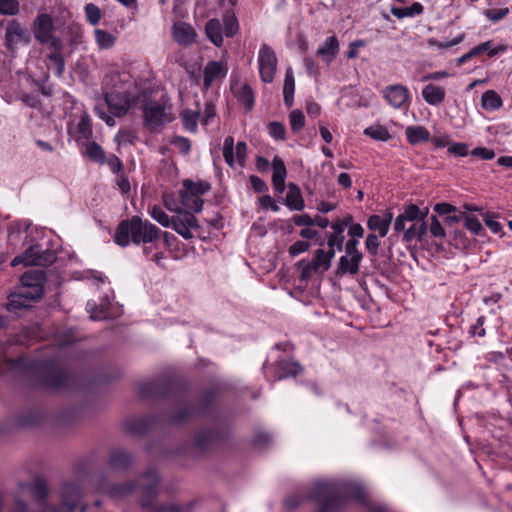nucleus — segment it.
Instances as JSON below:
<instances>
[{
    "instance_id": "obj_1",
    "label": "nucleus",
    "mask_w": 512,
    "mask_h": 512,
    "mask_svg": "<svg viewBox=\"0 0 512 512\" xmlns=\"http://www.w3.org/2000/svg\"><path fill=\"white\" fill-rule=\"evenodd\" d=\"M309 498L320 506V512H337L347 499L365 501L366 494L358 482L315 481L309 491Z\"/></svg>"
},
{
    "instance_id": "obj_2",
    "label": "nucleus",
    "mask_w": 512,
    "mask_h": 512,
    "mask_svg": "<svg viewBox=\"0 0 512 512\" xmlns=\"http://www.w3.org/2000/svg\"><path fill=\"white\" fill-rule=\"evenodd\" d=\"M160 476L155 469H148L136 482H124L106 488L105 492L114 500H122L138 493L142 507H151L158 495Z\"/></svg>"
},
{
    "instance_id": "obj_3",
    "label": "nucleus",
    "mask_w": 512,
    "mask_h": 512,
    "mask_svg": "<svg viewBox=\"0 0 512 512\" xmlns=\"http://www.w3.org/2000/svg\"><path fill=\"white\" fill-rule=\"evenodd\" d=\"M160 232V229L148 220L133 216L118 225L114 238L122 247L128 246L131 242L135 245L152 244L159 239Z\"/></svg>"
},
{
    "instance_id": "obj_4",
    "label": "nucleus",
    "mask_w": 512,
    "mask_h": 512,
    "mask_svg": "<svg viewBox=\"0 0 512 512\" xmlns=\"http://www.w3.org/2000/svg\"><path fill=\"white\" fill-rule=\"evenodd\" d=\"M428 209L425 211L415 204L407 205L394 222V231L403 233L402 240L405 243L413 241H422L427 233V223L425 221Z\"/></svg>"
},
{
    "instance_id": "obj_5",
    "label": "nucleus",
    "mask_w": 512,
    "mask_h": 512,
    "mask_svg": "<svg viewBox=\"0 0 512 512\" xmlns=\"http://www.w3.org/2000/svg\"><path fill=\"white\" fill-rule=\"evenodd\" d=\"M139 96L131 93L130 91L124 90L119 91L117 89L105 93V102L109 108V112L112 116L96 107L97 115L105 121V123L113 127L115 125L114 117H123L127 114L129 109L135 106L139 101Z\"/></svg>"
},
{
    "instance_id": "obj_6",
    "label": "nucleus",
    "mask_w": 512,
    "mask_h": 512,
    "mask_svg": "<svg viewBox=\"0 0 512 512\" xmlns=\"http://www.w3.org/2000/svg\"><path fill=\"white\" fill-rule=\"evenodd\" d=\"M210 190V184L206 181L186 179L183 181V188L179 191L182 206L189 212H200L203 207L202 195Z\"/></svg>"
},
{
    "instance_id": "obj_7",
    "label": "nucleus",
    "mask_w": 512,
    "mask_h": 512,
    "mask_svg": "<svg viewBox=\"0 0 512 512\" xmlns=\"http://www.w3.org/2000/svg\"><path fill=\"white\" fill-rule=\"evenodd\" d=\"M56 260V254L49 249H41L39 244L29 246L22 255L15 257L11 265L17 266L24 264L25 266H48Z\"/></svg>"
},
{
    "instance_id": "obj_8",
    "label": "nucleus",
    "mask_w": 512,
    "mask_h": 512,
    "mask_svg": "<svg viewBox=\"0 0 512 512\" xmlns=\"http://www.w3.org/2000/svg\"><path fill=\"white\" fill-rule=\"evenodd\" d=\"M34 37L41 44L56 46L59 48L61 39L54 35V24L47 13L39 14L33 23Z\"/></svg>"
},
{
    "instance_id": "obj_9",
    "label": "nucleus",
    "mask_w": 512,
    "mask_h": 512,
    "mask_svg": "<svg viewBox=\"0 0 512 512\" xmlns=\"http://www.w3.org/2000/svg\"><path fill=\"white\" fill-rule=\"evenodd\" d=\"M143 117L145 125L153 131L158 130L171 121L166 106L156 101H150L145 104Z\"/></svg>"
},
{
    "instance_id": "obj_10",
    "label": "nucleus",
    "mask_w": 512,
    "mask_h": 512,
    "mask_svg": "<svg viewBox=\"0 0 512 512\" xmlns=\"http://www.w3.org/2000/svg\"><path fill=\"white\" fill-rule=\"evenodd\" d=\"M44 273L41 270H30L21 276L22 295L30 299H39L44 293Z\"/></svg>"
},
{
    "instance_id": "obj_11",
    "label": "nucleus",
    "mask_w": 512,
    "mask_h": 512,
    "mask_svg": "<svg viewBox=\"0 0 512 512\" xmlns=\"http://www.w3.org/2000/svg\"><path fill=\"white\" fill-rule=\"evenodd\" d=\"M258 67L261 80L264 83H271L277 70V57L267 44H263L259 50Z\"/></svg>"
},
{
    "instance_id": "obj_12",
    "label": "nucleus",
    "mask_w": 512,
    "mask_h": 512,
    "mask_svg": "<svg viewBox=\"0 0 512 512\" xmlns=\"http://www.w3.org/2000/svg\"><path fill=\"white\" fill-rule=\"evenodd\" d=\"M179 235L185 239L193 238L192 229L199 227L198 221L192 212L182 211L172 217L171 226Z\"/></svg>"
},
{
    "instance_id": "obj_13",
    "label": "nucleus",
    "mask_w": 512,
    "mask_h": 512,
    "mask_svg": "<svg viewBox=\"0 0 512 512\" xmlns=\"http://www.w3.org/2000/svg\"><path fill=\"white\" fill-rule=\"evenodd\" d=\"M81 495L77 483H65L61 489V506L54 512H70L78 505Z\"/></svg>"
},
{
    "instance_id": "obj_14",
    "label": "nucleus",
    "mask_w": 512,
    "mask_h": 512,
    "mask_svg": "<svg viewBox=\"0 0 512 512\" xmlns=\"http://www.w3.org/2000/svg\"><path fill=\"white\" fill-rule=\"evenodd\" d=\"M382 93L389 105L395 109H401L410 97L408 88L402 84L387 86Z\"/></svg>"
},
{
    "instance_id": "obj_15",
    "label": "nucleus",
    "mask_w": 512,
    "mask_h": 512,
    "mask_svg": "<svg viewBox=\"0 0 512 512\" xmlns=\"http://www.w3.org/2000/svg\"><path fill=\"white\" fill-rule=\"evenodd\" d=\"M6 45L9 49H14L20 42H29L28 32L21 26L17 20H11L6 27L5 32Z\"/></svg>"
},
{
    "instance_id": "obj_16",
    "label": "nucleus",
    "mask_w": 512,
    "mask_h": 512,
    "mask_svg": "<svg viewBox=\"0 0 512 512\" xmlns=\"http://www.w3.org/2000/svg\"><path fill=\"white\" fill-rule=\"evenodd\" d=\"M491 44H492V41H486V42H483V43L473 47L470 51H468L467 53H465L464 55H462L461 57H459L457 59V65L461 66L464 63H466L467 61H469L470 59H472L473 57L480 55V53H483L485 51L488 52V55L490 57H494L500 53L506 52V50H507L506 45L501 44V45L492 47Z\"/></svg>"
},
{
    "instance_id": "obj_17",
    "label": "nucleus",
    "mask_w": 512,
    "mask_h": 512,
    "mask_svg": "<svg viewBox=\"0 0 512 512\" xmlns=\"http://www.w3.org/2000/svg\"><path fill=\"white\" fill-rule=\"evenodd\" d=\"M174 40L181 46H189L196 41V32L193 27L185 22H175L172 27Z\"/></svg>"
},
{
    "instance_id": "obj_18",
    "label": "nucleus",
    "mask_w": 512,
    "mask_h": 512,
    "mask_svg": "<svg viewBox=\"0 0 512 512\" xmlns=\"http://www.w3.org/2000/svg\"><path fill=\"white\" fill-rule=\"evenodd\" d=\"M25 493H29L36 501L42 502L47 494V485L41 479H35L31 483H19L17 496L21 497Z\"/></svg>"
},
{
    "instance_id": "obj_19",
    "label": "nucleus",
    "mask_w": 512,
    "mask_h": 512,
    "mask_svg": "<svg viewBox=\"0 0 512 512\" xmlns=\"http://www.w3.org/2000/svg\"><path fill=\"white\" fill-rule=\"evenodd\" d=\"M393 220V213L387 211L383 215L374 214L368 218L367 226L370 230L378 231L380 237H385Z\"/></svg>"
},
{
    "instance_id": "obj_20",
    "label": "nucleus",
    "mask_w": 512,
    "mask_h": 512,
    "mask_svg": "<svg viewBox=\"0 0 512 512\" xmlns=\"http://www.w3.org/2000/svg\"><path fill=\"white\" fill-rule=\"evenodd\" d=\"M272 182L273 186L278 193H283L285 190V178L287 175V169L284 161L279 157L275 156L272 160Z\"/></svg>"
},
{
    "instance_id": "obj_21",
    "label": "nucleus",
    "mask_w": 512,
    "mask_h": 512,
    "mask_svg": "<svg viewBox=\"0 0 512 512\" xmlns=\"http://www.w3.org/2000/svg\"><path fill=\"white\" fill-rule=\"evenodd\" d=\"M228 72L226 64L218 61L209 62L204 69L203 83L209 87L215 80L224 78Z\"/></svg>"
},
{
    "instance_id": "obj_22",
    "label": "nucleus",
    "mask_w": 512,
    "mask_h": 512,
    "mask_svg": "<svg viewBox=\"0 0 512 512\" xmlns=\"http://www.w3.org/2000/svg\"><path fill=\"white\" fill-rule=\"evenodd\" d=\"M361 260L362 258L357 255L349 256L348 254H345L341 256L337 265L336 274L338 276H343L345 274H357Z\"/></svg>"
},
{
    "instance_id": "obj_23",
    "label": "nucleus",
    "mask_w": 512,
    "mask_h": 512,
    "mask_svg": "<svg viewBox=\"0 0 512 512\" xmlns=\"http://www.w3.org/2000/svg\"><path fill=\"white\" fill-rule=\"evenodd\" d=\"M422 97L426 103L432 106H438L445 100V89L435 84H428L422 89Z\"/></svg>"
},
{
    "instance_id": "obj_24",
    "label": "nucleus",
    "mask_w": 512,
    "mask_h": 512,
    "mask_svg": "<svg viewBox=\"0 0 512 512\" xmlns=\"http://www.w3.org/2000/svg\"><path fill=\"white\" fill-rule=\"evenodd\" d=\"M29 226L25 223H12L8 230V241L12 246H18L21 243L26 244L28 238Z\"/></svg>"
},
{
    "instance_id": "obj_25",
    "label": "nucleus",
    "mask_w": 512,
    "mask_h": 512,
    "mask_svg": "<svg viewBox=\"0 0 512 512\" xmlns=\"http://www.w3.org/2000/svg\"><path fill=\"white\" fill-rule=\"evenodd\" d=\"M108 464L112 469L125 470L132 464V458L129 453L117 448L111 451Z\"/></svg>"
},
{
    "instance_id": "obj_26",
    "label": "nucleus",
    "mask_w": 512,
    "mask_h": 512,
    "mask_svg": "<svg viewBox=\"0 0 512 512\" xmlns=\"http://www.w3.org/2000/svg\"><path fill=\"white\" fill-rule=\"evenodd\" d=\"M285 205L290 210H296V211H302L305 207L301 190L294 183H290L288 186V192H287L286 198H285Z\"/></svg>"
},
{
    "instance_id": "obj_27",
    "label": "nucleus",
    "mask_w": 512,
    "mask_h": 512,
    "mask_svg": "<svg viewBox=\"0 0 512 512\" xmlns=\"http://www.w3.org/2000/svg\"><path fill=\"white\" fill-rule=\"evenodd\" d=\"M339 51V42L335 36L328 37L318 48L317 55L325 62L330 63Z\"/></svg>"
},
{
    "instance_id": "obj_28",
    "label": "nucleus",
    "mask_w": 512,
    "mask_h": 512,
    "mask_svg": "<svg viewBox=\"0 0 512 512\" xmlns=\"http://www.w3.org/2000/svg\"><path fill=\"white\" fill-rule=\"evenodd\" d=\"M48 47L51 49V52L47 55L50 61V67L54 70L56 76L61 77L65 69V62L62 55L63 44L60 42L59 48L56 46Z\"/></svg>"
},
{
    "instance_id": "obj_29",
    "label": "nucleus",
    "mask_w": 512,
    "mask_h": 512,
    "mask_svg": "<svg viewBox=\"0 0 512 512\" xmlns=\"http://www.w3.org/2000/svg\"><path fill=\"white\" fill-rule=\"evenodd\" d=\"M33 299L28 298V295H22V290L10 295L7 309L15 314H20L22 310L30 307V302Z\"/></svg>"
},
{
    "instance_id": "obj_30",
    "label": "nucleus",
    "mask_w": 512,
    "mask_h": 512,
    "mask_svg": "<svg viewBox=\"0 0 512 512\" xmlns=\"http://www.w3.org/2000/svg\"><path fill=\"white\" fill-rule=\"evenodd\" d=\"M92 120L90 116L84 112L77 124V137L76 141L81 145L90 140L92 136Z\"/></svg>"
},
{
    "instance_id": "obj_31",
    "label": "nucleus",
    "mask_w": 512,
    "mask_h": 512,
    "mask_svg": "<svg viewBox=\"0 0 512 512\" xmlns=\"http://www.w3.org/2000/svg\"><path fill=\"white\" fill-rule=\"evenodd\" d=\"M206 35L209 40L220 47L223 44L222 24L218 19H210L205 26Z\"/></svg>"
},
{
    "instance_id": "obj_32",
    "label": "nucleus",
    "mask_w": 512,
    "mask_h": 512,
    "mask_svg": "<svg viewBox=\"0 0 512 512\" xmlns=\"http://www.w3.org/2000/svg\"><path fill=\"white\" fill-rule=\"evenodd\" d=\"M405 135L411 145H417L421 142L430 140V133L424 126H408Z\"/></svg>"
},
{
    "instance_id": "obj_33",
    "label": "nucleus",
    "mask_w": 512,
    "mask_h": 512,
    "mask_svg": "<svg viewBox=\"0 0 512 512\" xmlns=\"http://www.w3.org/2000/svg\"><path fill=\"white\" fill-rule=\"evenodd\" d=\"M234 94L238 101L244 105L247 111H250L254 106V94L251 87L247 84H243L240 87H233Z\"/></svg>"
},
{
    "instance_id": "obj_34",
    "label": "nucleus",
    "mask_w": 512,
    "mask_h": 512,
    "mask_svg": "<svg viewBox=\"0 0 512 512\" xmlns=\"http://www.w3.org/2000/svg\"><path fill=\"white\" fill-rule=\"evenodd\" d=\"M81 145L84 146L83 154L86 155L90 160L99 164L105 163L106 155L100 145L93 141H87Z\"/></svg>"
},
{
    "instance_id": "obj_35",
    "label": "nucleus",
    "mask_w": 512,
    "mask_h": 512,
    "mask_svg": "<svg viewBox=\"0 0 512 512\" xmlns=\"http://www.w3.org/2000/svg\"><path fill=\"white\" fill-rule=\"evenodd\" d=\"M295 79L292 68H288L285 74L283 97L287 106L291 107L294 101Z\"/></svg>"
},
{
    "instance_id": "obj_36",
    "label": "nucleus",
    "mask_w": 512,
    "mask_h": 512,
    "mask_svg": "<svg viewBox=\"0 0 512 512\" xmlns=\"http://www.w3.org/2000/svg\"><path fill=\"white\" fill-rule=\"evenodd\" d=\"M482 107L488 111L498 110L503 102L501 97L494 90H487L482 94L481 98Z\"/></svg>"
},
{
    "instance_id": "obj_37",
    "label": "nucleus",
    "mask_w": 512,
    "mask_h": 512,
    "mask_svg": "<svg viewBox=\"0 0 512 512\" xmlns=\"http://www.w3.org/2000/svg\"><path fill=\"white\" fill-rule=\"evenodd\" d=\"M296 266L300 269V279L307 280L314 274H323L317 264L313 260L302 259L297 262Z\"/></svg>"
},
{
    "instance_id": "obj_38",
    "label": "nucleus",
    "mask_w": 512,
    "mask_h": 512,
    "mask_svg": "<svg viewBox=\"0 0 512 512\" xmlns=\"http://www.w3.org/2000/svg\"><path fill=\"white\" fill-rule=\"evenodd\" d=\"M9 512H50L48 507L42 503L36 509L26 503L20 496H15Z\"/></svg>"
},
{
    "instance_id": "obj_39",
    "label": "nucleus",
    "mask_w": 512,
    "mask_h": 512,
    "mask_svg": "<svg viewBox=\"0 0 512 512\" xmlns=\"http://www.w3.org/2000/svg\"><path fill=\"white\" fill-rule=\"evenodd\" d=\"M422 12L423 6L418 2L413 3L409 7H393L391 9V13L398 19L420 15Z\"/></svg>"
},
{
    "instance_id": "obj_40",
    "label": "nucleus",
    "mask_w": 512,
    "mask_h": 512,
    "mask_svg": "<svg viewBox=\"0 0 512 512\" xmlns=\"http://www.w3.org/2000/svg\"><path fill=\"white\" fill-rule=\"evenodd\" d=\"M150 425L148 418H136L128 420L125 424L126 430L133 435H140L145 433Z\"/></svg>"
},
{
    "instance_id": "obj_41",
    "label": "nucleus",
    "mask_w": 512,
    "mask_h": 512,
    "mask_svg": "<svg viewBox=\"0 0 512 512\" xmlns=\"http://www.w3.org/2000/svg\"><path fill=\"white\" fill-rule=\"evenodd\" d=\"M180 117L184 127L187 130L191 132H195L197 130V123L199 118L198 110L185 109L181 112Z\"/></svg>"
},
{
    "instance_id": "obj_42",
    "label": "nucleus",
    "mask_w": 512,
    "mask_h": 512,
    "mask_svg": "<svg viewBox=\"0 0 512 512\" xmlns=\"http://www.w3.org/2000/svg\"><path fill=\"white\" fill-rule=\"evenodd\" d=\"M364 134L377 141H388L391 138L388 129L378 124L367 127Z\"/></svg>"
},
{
    "instance_id": "obj_43",
    "label": "nucleus",
    "mask_w": 512,
    "mask_h": 512,
    "mask_svg": "<svg viewBox=\"0 0 512 512\" xmlns=\"http://www.w3.org/2000/svg\"><path fill=\"white\" fill-rule=\"evenodd\" d=\"M95 41L100 49H110L115 44L116 38L108 31L96 29Z\"/></svg>"
},
{
    "instance_id": "obj_44",
    "label": "nucleus",
    "mask_w": 512,
    "mask_h": 512,
    "mask_svg": "<svg viewBox=\"0 0 512 512\" xmlns=\"http://www.w3.org/2000/svg\"><path fill=\"white\" fill-rule=\"evenodd\" d=\"M66 375L62 371H53L45 378V386L53 389L61 388L65 385Z\"/></svg>"
},
{
    "instance_id": "obj_45",
    "label": "nucleus",
    "mask_w": 512,
    "mask_h": 512,
    "mask_svg": "<svg viewBox=\"0 0 512 512\" xmlns=\"http://www.w3.org/2000/svg\"><path fill=\"white\" fill-rule=\"evenodd\" d=\"M150 216L163 227H170L172 224V217H169L162 208L159 206H152L148 210Z\"/></svg>"
},
{
    "instance_id": "obj_46",
    "label": "nucleus",
    "mask_w": 512,
    "mask_h": 512,
    "mask_svg": "<svg viewBox=\"0 0 512 512\" xmlns=\"http://www.w3.org/2000/svg\"><path fill=\"white\" fill-rule=\"evenodd\" d=\"M279 370H280L279 379H282L289 375H292V376L297 375L299 373V371L301 370V368L298 363L285 360V361L279 362Z\"/></svg>"
},
{
    "instance_id": "obj_47",
    "label": "nucleus",
    "mask_w": 512,
    "mask_h": 512,
    "mask_svg": "<svg viewBox=\"0 0 512 512\" xmlns=\"http://www.w3.org/2000/svg\"><path fill=\"white\" fill-rule=\"evenodd\" d=\"M290 127L293 132L300 131L305 125V117L302 111L295 109L289 114Z\"/></svg>"
},
{
    "instance_id": "obj_48",
    "label": "nucleus",
    "mask_w": 512,
    "mask_h": 512,
    "mask_svg": "<svg viewBox=\"0 0 512 512\" xmlns=\"http://www.w3.org/2000/svg\"><path fill=\"white\" fill-rule=\"evenodd\" d=\"M20 11V4L17 0H0V14L17 15Z\"/></svg>"
},
{
    "instance_id": "obj_49",
    "label": "nucleus",
    "mask_w": 512,
    "mask_h": 512,
    "mask_svg": "<svg viewBox=\"0 0 512 512\" xmlns=\"http://www.w3.org/2000/svg\"><path fill=\"white\" fill-rule=\"evenodd\" d=\"M234 138L232 136H228L225 138L224 146H223V156L226 163L233 167L234 166Z\"/></svg>"
},
{
    "instance_id": "obj_50",
    "label": "nucleus",
    "mask_w": 512,
    "mask_h": 512,
    "mask_svg": "<svg viewBox=\"0 0 512 512\" xmlns=\"http://www.w3.org/2000/svg\"><path fill=\"white\" fill-rule=\"evenodd\" d=\"M84 9L88 22L91 25H97L101 19V10L99 7L93 3H88Z\"/></svg>"
},
{
    "instance_id": "obj_51",
    "label": "nucleus",
    "mask_w": 512,
    "mask_h": 512,
    "mask_svg": "<svg viewBox=\"0 0 512 512\" xmlns=\"http://www.w3.org/2000/svg\"><path fill=\"white\" fill-rule=\"evenodd\" d=\"M430 233L433 237L443 239L446 236L445 229L435 215L430 217Z\"/></svg>"
},
{
    "instance_id": "obj_52",
    "label": "nucleus",
    "mask_w": 512,
    "mask_h": 512,
    "mask_svg": "<svg viewBox=\"0 0 512 512\" xmlns=\"http://www.w3.org/2000/svg\"><path fill=\"white\" fill-rule=\"evenodd\" d=\"M317 266L322 270L323 272H326L331 267V262L326 256V251L323 249H318L315 252V255L312 259Z\"/></svg>"
},
{
    "instance_id": "obj_53",
    "label": "nucleus",
    "mask_w": 512,
    "mask_h": 512,
    "mask_svg": "<svg viewBox=\"0 0 512 512\" xmlns=\"http://www.w3.org/2000/svg\"><path fill=\"white\" fill-rule=\"evenodd\" d=\"M269 134L276 140H284L286 135L285 127L280 122H271L268 125Z\"/></svg>"
},
{
    "instance_id": "obj_54",
    "label": "nucleus",
    "mask_w": 512,
    "mask_h": 512,
    "mask_svg": "<svg viewBox=\"0 0 512 512\" xmlns=\"http://www.w3.org/2000/svg\"><path fill=\"white\" fill-rule=\"evenodd\" d=\"M224 25H225V35L227 37H232L238 31V21L234 15H226L224 17Z\"/></svg>"
},
{
    "instance_id": "obj_55",
    "label": "nucleus",
    "mask_w": 512,
    "mask_h": 512,
    "mask_svg": "<svg viewBox=\"0 0 512 512\" xmlns=\"http://www.w3.org/2000/svg\"><path fill=\"white\" fill-rule=\"evenodd\" d=\"M309 248H310V243L309 242L303 241V240H299V241H296L294 244H292L289 247L288 252H289L291 257H296L299 254L308 251Z\"/></svg>"
},
{
    "instance_id": "obj_56",
    "label": "nucleus",
    "mask_w": 512,
    "mask_h": 512,
    "mask_svg": "<svg viewBox=\"0 0 512 512\" xmlns=\"http://www.w3.org/2000/svg\"><path fill=\"white\" fill-rule=\"evenodd\" d=\"M365 246L372 256H376L378 254V248L380 246L378 236H376L375 234H368L365 241Z\"/></svg>"
},
{
    "instance_id": "obj_57",
    "label": "nucleus",
    "mask_w": 512,
    "mask_h": 512,
    "mask_svg": "<svg viewBox=\"0 0 512 512\" xmlns=\"http://www.w3.org/2000/svg\"><path fill=\"white\" fill-rule=\"evenodd\" d=\"M465 226L472 233L478 235L483 230L482 224L475 216H465Z\"/></svg>"
},
{
    "instance_id": "obj_58",
    "label": "nucleus",
    "mask_w": 512,
    "mask_h": 512,
    "mask_svg": "<svg viewBox=\"0 0 512 512\" xmlns=\"http://www.w3.org/2000/svg\"><path fill=\"white\" fill-rule=\"evenodd\" d=\"M215 435L211 431H200L196 436V443L200 448H206L214 439Z\"/></svg>"
},
{
    "instance_id": "obj_59",
    "label": "nucleus",
    "mask_w": 512,
    "mask_h": 512,
    "mask_svg": "<svg viewBox=\"0 0 512 512\" xmlns=\"http://www.w3.org/2000/svg\"><path fill=\"white\" fill-rule=\"evenodd\" d=\"M190 505L166 504L159 506L155 512H189Z\"/></svg>"
},
{
    "instance_id": "obj_60",
    "label": "nucleus",
    "mask_w": 512,
    "mask_h": 512,
    "mask_svg": "<svg viewBox=\"0 0 512 512\" xmlns=\"http://www.w3.org/2000/svg\"><path fill=\"white\" fill-rule=\"evenodd\" d=\"M163 202L165 207L171 212L179 214L183 211L172 194H165L163 196Z\"/></svg>"
},
{
    "instance_id": "obj_61",
    "label": "nucleus",
    "mask_w": 512,
    "mask_h": 512,
    "mask_svg": "<svg viewBox=\"0 0 512 512\" xmlns=\"http://www.w3.org/2000/svg\"><path fill=\"white\" fill-rule=\"evenodd\" d=\"M509 12L508 8L503 9H490L485 12V16L492 22H497L503 19Z\"/></svg>"
},
{
    "instance_id": "obj_62",
    "label": "nucleus",
    "mask_w": 512,
    "mask_h": 512,
    "mask_svg": "<svg viewBox=\"0 0 512 512\" xmlns=\"http://www.w3.org/2000/svg\"><path fill=\"white\" fill-rule=\"evenodd\" d=\"M448 152L454 154L456 156H467L468 155V145L465 143H452L448 147Z\"/></svg>"
},
{
    "instance_id": "obj_63",
    "label": "nucleus",
    "mask_w": 512,
    "mask_h": 512,
    "mask_svg": "<svg viewBox=\"0 0 512 512\" xmlns=\"http://www.w3.org/2000/svg\"><path fill=\"white\" fill-rule=\"evenodd\" d=\"M344 236L331 233L327 237V244L329 248H336L338 251H341L343 248Z\"/></svg>"
},
{
    "instance_id": "obj_64",
    "label": "nucleus",
    "mask_w": 512,
    "mask_h": 512,
    "mask_svg": "<svg viewBox=\"0 0 512 512\" xmlns=\"http://www.w3.org/2000/svg\"><path fill=\"white\" fill-rule=\"evenodd\" d=\"M171 143L179 149L183 154H187L190 150V143L188 139L176 136L172 139Z\"/></svg>"
}]
</instances>
